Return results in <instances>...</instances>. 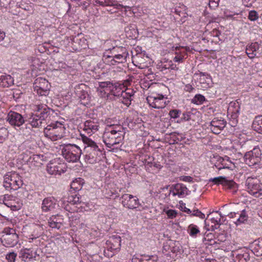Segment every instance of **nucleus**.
Wrapping results in <instances>:
<instances>
[{
  "mask_svg": "<svg viewBox=\"0 0 262 262\" xmlns=\"http://www.w3.org/2000/svg\"><path fill=\"white\" fill-rule=\"evenodd\" d=\"M50 114V108L46 105H36L34 113L29 119V124L32 127H40L46 123V120Z\"/></svg>",
  "mask_w": 262,
  "mask_h": 262,
  "instance_id": "f257e3e1",
  "label": "nucleus"
},
{
  "mask_svg": "<svg viewBox=\"0 0 262 262\" xmlns=\"http://www.w3.org/2000/svg\"><path fill=\"white\" fill-rule=\"evenodd\" d=\"M83 142L86 144L85 147L86 154L85 156V161L90 164H94L100 160L101 150L96 142L84 135H81Z\"/></svg>",
  "mask_w": 262,
  "mask_h": 262,
  "instance_id": "f03ea898",
  "label": "nucleus"
},
{
  "mask_svg": "<svg viewBox=\"0 0 262 262\" xmlns=\"http://www.w3.org/2000/svg\"><path fill=\"white\" fill-rule=\"evenodd\" d=\"M61 149L63 157L69 162H77L82 154L80 147L74 144L62 145Z\"/></svg>",
  "mask_w": 262,
  "mask_h": 262,
  "instance_id": "7ed1b4c3",
  "label": "nucleus"
},
{
  "mask_svg": "<svg viewBox=\"0 0 262 262\" xmlns=\"http://www.w3.org/2000/svg\"><path fill=\"white\" fill-rule=\"evenodd\" d=\"M65 129L62 123L56 122L47 126L43 132L46 137L52 141H57L64 137Z\"/></svg>",
  "mask_w": 262,
  "mask_h": 262,
  "instance_id": "20e7f679",
  "label": "nucleus"
},
{
  "mask_svg": "<svg viewBox=\"0 0 262 262\" xmlns=\"http://www.w3.org/2000/svg\"><path fill=\"white\" fill-rule=\"evenodd\" d=\"M23 181L19 174L15 172H9L4 176L3 186L6 190H16L20 188Z\"/></svg>",
  "mask_w": 262,
  "mask_h": 262,
  "instance_id": "39448f33",
  "label": "nucleus"
},
{
  "mask_svg": "<svg viewBox=\"0 0 262 262\" xmlns=\"http://www.w3.org/2000/svg\"><path fill=\"white\" fill-rule=\"evenodd\" d=\"M246 186L249 193L255 197L262 195V184L256 178L248 177L246 181Z\"/></svg>",
  "mask_w": 262,
  "mask_h": 262,
  "instance_id": "423d86ee",
  "label": "nucleus"
},
{
  "mask_svg": "<svg viewBox=\"0 0 262 262\" xmlns=\"http://www.w3.org/2000/svg\"><path fill=\"white\" fill-rule=\"evenodd\" d=\"M124 139V136L120 133L112 132L110 130H105L103 135V141L106 145L111 148L115 145L121 143Z\"/></svg>",
  "mask_w": 262,
  "mask_h": 262,
  "instance_id": "0eeeda50",
  "label": "nucleus"
},
{
  "mask_svg": "<svg viewBox=\"0 0 262 262\" xmlns=\"http://www.w3.org/2000/svg\"><path fill=\"white\" fill-rule=\"evenodd\" d=\"M75 89V94L81 104L84 106L90 105L92 97L88 91V88L84 84L81 83L76 86Z\"/></svg>",
  "mask_w": 262,
  "mask_h": 262,
  "instance_id": "6e6552de",
  "label": "nucleus"
},
{
  "mask_svg": "<svg viewBox=\"0 0 262 262\" xmlns=\"http://www.w3.org/2000/svg\"><path fill=\"white\" fill-rule=\"evenodd\" d=\"M6 120L15 129L17 128L21 129V126L25 122L24 116L21 114L14 111L9 112L7 115Z\"/></svg>",
  "mask_w": 262,
  "mask_h": 262,
  "instance_id": "1a4fd4ad",
  "label": "nucleus"
},
{
  "mask_svg": "<svg viewBox=\"0 0 262 262\" xmlns=\"http://www.w3.org/2000/svg\"><path fill=\"white\" fill-rule=\"evenodd\" d=\"M261 155L259 148H254L246 152L244 155L245 162L249 166H253L260 162Z\"/></svg>",
  "mask_w": 262,
  "mask_h": 262,
  "instance_id": "9d476101",
  "label": "nucleus"
},
{
  "mask_svg": "<svg viewBox=\"0 0 262 262\" xmlns=\"http://www.w3.org/2000/svg\"><path fill=\"white\" fill-rule=\"evenodd\" d=\"M209 182H212L216 185H222L225 189L232 190L233 192H235L237 190V184L232 180H228L224 177H219L214 178H211Z\"/></svg>",
  "mask_w": 262,
  "mask_h": 262,
  "instance_id": "9b49d317",
  "label": "nucleus"
},
{
  "mask_svg": "<svg viewBox=\"0 0 262 262\" xmlns=\"http://www.w3.org/2000/svg\"><path fill=\"white\" fill-rule=\"evenodd\" d=\"M122 205L128 209H134L139 206L138 198L131 194H124L121 196Z\"/></svg>",
  "mask_w": 262,
  "mask_h": 262,
  "instance_id": "f8f14e48",
  "label": "nucleus"
},
{
  "mask_svg": "<svg viewBox=\"0 0 262 262\" xmlns=\"http://www.w3.org/2000/svg\"><path fill=\"white\" fill-rule=\"evenodd\" d=\"M240 104L238 101L231 102L228 108V116L230 114V118L232 120V126H234L237 122V118L240 112Z\"/></svg>",
  "mask_w": 262,
  "mask_h": 262,
  "instance_id": "ddd939ff",
  "label": "nucleus"
},
{
  "mask_svg": "<svg viewBox=\"0 0 262 262\" xmlns=\"http://www.w3.org/2000/svg\"><path fill=\"white\" fill-rule=\"evenodd\" d=\"M10 231L12 232L5 234L1 238L3 245L6 247H14L18 243V235L13 229H10Z\"/></svg>",
  "mask_w": 262,
  "mask_h": 262,
  "instance_id": "4468645a",
  "label": "nucleus"
},
{
  "mask_svg": "<svg viewBox=\"0 0 262 262\" xmlns=\"http://www.w3.org/2000/svg\"><path fill=\"white\" fill-rule=\"evenodd\" d=\"M164 98V96L162 95H158L157 96H148L146 98V100L152 107L160 109L164 108L166 105Z\"/></svg>",
  "mask_w": 262,
  "mask_h": 262,
  "instance_id": "2eb2a0df",
  "label": "nucleus"
},
{
  "mask_svg": "<svg viewBox=\"0 0 262 262\" xmlns=\"http://www.w3.org/2000/svg\"><path fill=\"white\" fill-rule=\"evenodd\" d=\"M226 121L222 118H214L210 122V129L215 134H219L225 127Z\"/></svg>",
  "mask_w": 262,
  "mask_h": 262,
  "instance_id": "dca6fc26",
  "label": "nucleus"
},
{
  "mask_svg": "<svg viewBox=\"0 0 262 262\" xmlns=\"http://www.w3.org/2000/svg\"><path fill=\"white\" fill-rule=\"evenodd\" d=\"M171 193L173 196L178 195L180 198H183L188 194V189L184 184L177 183L170 187L169 194Z\"/></svg>",
  "mask_w": 262,
  "mask_h": 262,
  "instance_id": "f3484780",
  "label": "nucleus"
},
{
  "mask_svg": "<svg viewBox=\"0 0 262 262\" xmlns=\"http://www.w3.org/2000/svg\"><path fill=\"white\" fill-rule=\"evenodd\" d=\"M64 164L56 162H50L47 166V170L50 174H61L64 172Z\"/></svg>",
  "mask_w": 262,
  "mask_h": 262,
  "instance_id": "a211bd4d",
  "label": "nucleus"
},
{
  "mask_svg": "<svg viewBox=\"0 0 262 262\" xmlns=\"http://www.w3.org/2000/svg\"><path fill=\"white\" fill-rule=\"evenodd\" d=\"M217 161L219 162V163L217 164H215L214 165L219 170L224 168L233 170L236 167L233 161H231L228 156H225L224 157H220Z\"/></svg>",
  "mask_w": 262,
  "mask_h": 262,
  "instance_id": "6ab92c4d",
  "label": "nucleus"
},
{
  "mask_svg": "<svg viewBox=\"0 0 262 262\" xmlns=\"http://www.w3.org/2000/svg\"><path fill=\"white\" fill-rule=\"evenodd\" d=\"M61 201L62 202L61 206L64 207L66 210L69 211H70V209L69 203L75 205L80 204L82 203L81 196L78 194L71 195L69 196L68 198H64Z\"/></svg>",
  "mask_w": 262,
  "mask_h": 262,
  "instance_id": "aec40b11",
  "label": "nucleus"
},
{
  "mask_svg": "<svg viewBox=\"0 0 262 262\" xmlns=\"http://www.w3.org/2000/svg\"><path fill=\"white\" fill-rule=\"evenodd\" d=\"M101 86L102 87H112V88L111 89V94L114 96L118 97L119 98L120 97V93H121V92L123 91V89L124 88L123 85L117 84H115L114 85L112 83H111L110 81L102 83Z\"/></svg>",
  "mask_w": 262,
  "mask_h": 262,
  "instance_id": "412c9836",
  "label": "nucleus"
},
{
  "mask_svg": "<svg viewBox=\"0 0 262 262\" xmlns=\"http://www.w3.org/2000/svg\"><path fill=\"white\" fill-rule=\"evenodd\" d=\"M63 219L59 215H52L48 220V225L52 228L60 229L63 225Z\"/></svg>",
  "mask_w": 262,
  "mask_h": 262,
  "instance_id": "4be33fe9",
  "label": "nucleus"
},
{
  "mask_svg": "<svg viewBox=\"0 0 262 262\" xmlns=\"http://www.w3.org/2000/svg\"><path fill=\"white\" fill-rule=\"evenodd\" d=\"M56 206V203L55 199L47 198L42 201L41 209L44 212L51 211L55 208Z\"/></svg>",
  "mask_w": 262,
  "mask_h": 262,
  "instance_id": "5701e85b",
  "label": "nucleus"
},
{
  "mask_svg": "<svg viewBox=\"0 0 262 262\" xmlns=\"http://www.w3.org/2000/svg\"><path fill=\"white\" fill-rule=\"evenodd\" d=\"M128 56V53L122 54L120 55H116L115 56H109V57L105 58L107 62H110L112 65H115L117 63H124L126 61V58Z\"/></svg>",
  "mask_w": 262,
  "mask_h": 262,
  "instance_id": "b1692460",
  "label": "nucleus"
},
{
  "mask_svg": "<svg viewBox=\"0 0 262 262\" xmlns=\"http://www.w3.org/2000/svg\"><path fill=\"white\" fill-rule=\"evenodd\" d=\"M44 156L41 155H33L28 160L29 164L35 167H39L43 164Z\"/></svg>",
  "mask_w": 262,
  "mask_h": 262,
  "instance_id": "393cba45",
  "label": "nucleus"
},
{
  "mask_svg": "<svg viewBox=\"0 0 262 262\" xmlns=\"http://www.w3.org/2000/svg\"><path fill=\"white\" fill-rule=\"evenodd\" d=\"M177 243L178 242L176 241L171 239L167 240L163 244V250L165 252L176 253L179 249V247L176 245Z\"/></svg>",
  "mask_w": 262,
  "mask_h": 262,
  "instance_id": "a878e982",
  "label": "nucleus"
},
{
  "mask_svg": "<svg viewBox=\"0 0 262 262\" xmlns=\"http://www.w3.org/2000/svg\"><path fill=\"white\" fill-rule=\"evenodd\" d=\"M128 53L125 48L123 47H114L110 49L108 53H106L104 55L105 58L109 57V56H115L116 55H120L122 54Z\"/></svg>",
  "mask_w": 262,
  "mask_h": 262,
  "instance_id": "bb28decb",
  "label": "nucleus"
},
{
  "mask_svg": "<svg viewBox=\"0 0 262 262\" xmlns=\"http://www.w3.org/2000/svg\"><path fill=\"white\" fill-rule=\"evenodd\" d=\"M13 83V78L9 75L0 72V85L8 88Z\"/></svg>",
  "mask_w": 262,
  "mask_h": 262,
  "instance_id": "cd10ccee",
  "label": "nucleus"
},
{
  "mask_svg": "<svg viewBox=\"0 0 262 262\" xmlns=\"http://www.w3.org/2000/svg\"><path fill=\"white\" fill-rule=\"evenodd\" d=\"M259 48V44L256 42L252 43L251 45L247 46L246 51L248 57L251 59L254 58L256 56V51Z\"/></svg>",
  "mask_w": 262,
  "mask_h": 262,
  "instance_id": "c85d7f7f",
  "label": "nucleus"
},
{
  "mask_svg": "<svg viewBox=\"0 0 262 262\" xmlns=\"http://www.w3.org/2000/svg\"><path fill=\"white\" fill-rule=\"evenodd\" d=\"M248 219V215L247 213L245 210H243L238 212V214L237 215V219L235 221H233V223L236 226H239L242 224H245Z\"/></svg>",
  "mask_w": 262,
  "mask_h": 262,
  "instance_id": "c756f323",
  "label": "nucleus"
},
{
  "mask_svg": "<svg viewBox=\"0 0 262 262\" xmlns=\"http://www.w3.org/2000/svg\"><path fill=\"white\" fill-rule=\"evenodd\" d=\"M253 129L262 134V115L255 117L252 123Z\"/></svg>",
  "mask_w": 262,
  "mask_h": 262,
  "instance_id": "7c9ffc66",
  "label": "nucleus"
},
{
  "mask_svg": "<svg viewBox=\"0 0 262 262\" xmlns=\"http://www.w3.org/2000/svg\"><path fill=\"white\" fill-rule=\"evenodd\" d=\"M98 127L99 125L97 123L91 120H88L84 123V129L88 131V133H91L89 130L91 132L94 133L98 129Z\"/></svg>",
  "mask_w": 262,
  "mask_h": 262,
  "instance_id": "2f4dec72",
  "label": "nucleus"
},
{
  "mask_svg": "<svg viewBox=\"0 0 262 262\" xmlns=\"http://www.w3.org/2000/svg\"><path fill=\"white\" fill-rule=\"evenodd\" d=\"M84 183V180L83 179L80 178H77L71 183V188L75 191L80 190Z\"/></svg>",
  "mask_w": 262,
  "mask_h": 262,
  "instance_id": "473e14b6",
  "label": "nucleus"
},
{
  "mask_svg": "<svg viewBox=\"0 0 262 262\" xmlns=\"http://www.w3.org/2000/svg\"><path fill=\"white\" fill-rule=\"evenodd\" d=\"M187 231L190 236L193 237H196L197 234L200 233V230L198 226L193 224L189 225L188 227Z\"/></svg>",
  "mask_w": 262,
  "mask_h": 262,
  "instance_id": "72a5a7b5",
  "label": "nucleus"
},
{
  "mask_svg": "<svg viewBox=\"0 0 262 262\" xmlns=\"http://www.w3.org/2000/svg\"><path fill=\"white\" fill-rule=\"evenodd\" d=\"M104 6L113 7L116 9H121L123 7V5L118 4L117 1L115 0H104Z\"/></svg>",
  "mask_w": 262,
  "mask_h": 262,
  "instance_id": "f704fd0d",
  "label": "nucleus"
},
{
  "mask_svg": "<svg viewBox=\"0 0 262 262\" xmlns=\"http://www.w3.org/2000/svg\"><path fill=\"white\" fill-rule=\"evenodd\" d=\"M206 101L205 97L201 94H196L191 99V102L193 104L197 105L202 104Z\"/></svg>",
  "mask_w": 262,
  "mask_h": 262,
  "instance_id": "c9c22d12",
  "label": "nucleus"
},
{
  "mask_svg": "<svg viewBox=\"0 0 262 262\" xmlns=\"http://www.w3.org/2000/svg\"><path fill=\"white\" fill-rule=\"evenodd\" d=\"M120 100L122 101V102L126 105L129 104L131 101V97L129 94H126L123 91L121 92Z\"/></svg>",
  "mask_w": 262,
  "mask_h": 262,
  "instance_id": "e433bc0d",
  "label": "nucleus"
},
{
  "mask_svg": "<svg viewBox=\"0 0 262 262\" xmlns=\"http://www.w3.org/2000/svg\"><path fill=\"white\" fill-rule=\"evenodd\" d=\"M42 85L50 86L48 81L45 79H42L41 78H37L35 83H34V89H36V88H39V86L42 88Z\"/></svg>",
  "mask_w": 262,
  "mask_h": 262,
  "instance_id": "4c0bfd02",
  "label": "nucleus"
},
{
  "mask_svg": "<svg viewBox=\"0 0 262 262\" xmlns=\"http://www.w3.org/2000/svg\"><path fill=\"white\" fill-rule=\"evenodd\" d=\"M236 257L238 262H249L250 259V254L248 252L239 253Z\"/></svg>",
  "mask_w": 262,
  "mask_h": 262,
  "instance_id": "58836bf2",
  "label": "nucleus"
},
{
  "mask_svg": "<svg viewBox=\"0 0 262 262\" xmlns=\"http://www.w3.org/2000/svg\"><path fill=\"white\" fill-rule=\"evenodd\" d=\"M20 257L22 258V260L26 261L28 259H31L33 258V255L30 252L29 249H24L21 250L20 252Z\"/></svg>",
  "mask_w": 262,
  "mask_h": 262,
  "instance_id": "ea45409f",
  "label": "nucleus"
},
{
  "mask_svg": "<svg viewBox=\"0 0 262 262\" xmlns=\"http://www.w3.org/2000/svg\"><path fill=\"white\" fill-rule=\"evenodd\" d=\"M49 86L42 85V87L39 86V88H36L34 89L36 91L37 93L40 96H47L49 93Z\"/></svg>",
  "mask_w": 262,
  "mask_h": 262,
  "instance_id": "a19ab883",
  "label": "nucleus"
},
{
  "mask_svg": "<svg viewBox=\"0 0 262 262\" xmlns=\"http://www.w3.org/2000/svg\"><path fill=\"white\" fill-rule=\"evenodd\" d=\"M105 129L110 130L112 132L115 133L116 131V133H121L122 135L124 136V132L123 130V128L120 125H113L109 126L108 128H106Z\"/></svg>",
  "mask_w": 262,
  "mask_h": 262,
  "instance_id": "79ce46f5",
  "label": "nucleus"
},
{
  "mask_svg": "<svg viewBox=\"0 0 262 262\" xmlns=\"http://www.w3.org/2000/svg\"><path fill=\"white\" fill-rule=\"evenodd\" d=\"M8 131L5 127L0 128V143H3L8 136Z\"/></svg>",
  "mask_w": 262,
  "mask_h": 262,
  "instance_id": "37998d69",
  "label": "nucleus"
},
{
  "mask_svg": "<svg viewBox=\"0 0 262 262\" xmlns=\"http://www.w3.org/2000/svg\"><path fill=\"white\" fill-rule=\"evenodd\" d=\"M248 19L251 21L256 20L258 17V14L257 12L255 10H251L249 12Z\"/></svg>",
  "mask_w": 262,
  "mask_h": 262,
  "instance_id": "c03bdc74",
  "label": "nucleus"
},
{
  "mask_svg": "<svg viewBox=\"0 0 262 262\" xmlns=\"http://www.w3.org/2000/svg\"><path fill=\"white\" fill-rule=\"evenodd\" d=\"M177 51L181 55H184V57L187 55V52L189 50V47H177L176 48Z\"/></svg>",
  "mask_w": 262,
  "mask_h": 262,
  "instance_id": "a18cd8bd",
  "label": "nucleus"
},
{
  "mask_svg": "<svg viewBox=\"0 0 262 262\" xmlns=\"http://www.w3.org/2000/svg\"><path fill=\"white\" fill-rule=\"evenodd\" d=\"M16 256V253L12 252L7 254L6 256V258L8 262H15Z\"/></svg>",
  "mask_w": 262,
  "mask_h": 262,
  "instance_id": "49530a36",
  "label": "nucleus"
},
{
  "mask_svg": "<svg viewBox=\"0 0 262 262\" xmlns=\"http://www.w3.org/2000/svg\"><path fill=\"white\" fill-rule=\"evenodd\" d=\"M219 215V216H216L211 219V223L214 224V226L221 225V219L223 216L221 213H220ZM215 229H217L216 227H215Z\"/></svg>",
  "mask_w": 262,
  "mask_h": 262,
  "instance_id": "de8ad7c7",
  "label": "nucleus"
},
{
  "mask_svg": "<svg viewBox=\"0 0 262 262\" xmlns=\"http://www.w3.org/2000/svg\"><path fill=\"white\" fill-rule=\"evenodd\" d=\"M191 216H195L203 219L205 218V214L198 209H194L192 213L191 214Z\"/></svg>",
  "mask_w": 262,
  "mask_h": 262,
  "instance_id": "09e8293b",
  "label": "nucleus"
},
{
  "mask_svg": "<svg viewBox=\"0 0 262 262\" xmlns=\"http://www.w3.org/2000/svg\"><path fill=\"white\" fill-rule=\"evenodd\" d=\"M176 56L173 58L175 62L180 63L182 62L184 59V55H181L177 51L175 52Z\"/></svg>",
  "mask_w": 262,
  "mask_h": 262,
  "instance_id": "8fccbe9b",
  "label": "nucleus"
},
{
  "mask_svg": "<svg viewBox=\"0 0 262 262\" xmlns=\"http://www.w3.org/2000/svg\"><path fill=\"white\" fill-rule=\"evenodd\" d=\"M166 214L169 219H173L176 217L177 212L175 210L169 209L166 211Z\"/></svg>",
  "mask_w": 262,
  "mask_h": 262,
  "instance_id": "3c124183",
  "label": "nucleus"
},
{
  "mask_svg": "<svg viewBox=\"0 0 262 262\" xmlns=\"http://www.w3.org/2000/svg\"><path fill=\"white\" fill-rule=\"evenodd\" d=\"M181 112V111L179 110H172L170 111L169 114L171 118H177L179 117Z\"/></svg>",
  "mask_w": 262,
  "mask_h": 262,
  "instance_id": "603ef678",
  "label": "nucleus"
},
{
  "mask_svg": "<svg viewBox=\"0 0 262 262\" xmlns=\"http://www.w3.org/2000/svg\"><path fill=\"white\" fill-rule=\"evenodd\" d=\"M257 0H243V3L245 6L250 7L252 6V4L255 3Z\"/></svg>",
  "mask_w": 262,
  "mask_h": 262,
  "instance_id": "864d4df0",
  "label": "nucleus"
},
{
  "mask_svg": "<svg viewBox=\"0 0 262 262\" xmlns=\"http://www.w3.org/2000/svg\"><path fill=\"white\" fill-rule=\"evenodd\" d=\"M192 178L190 176H182L180 178V180L184 182H190L192 181Z\"/></svg>",
  "mask_w": 262,
  "mask_h": 262,
  "instance_id": "5fc2aeb1",
  "label": "nucleus"
},
{
  "mask_svg": "<svg viewBox=\"0 0 262 262\" xmlns=\"http://www.w3.org/2000/svg\"><path fill=\"white\" fill-rule=\"evenodd\" d=\"M175 134H176V133H172L170 134L171 138V140L172 141V142L171 144L177 143L179 141V139L176 136Z\"/></svg>",
  "mask_w": 262,
  "mask_h": 262,
  "instance_id": "6e6d98bb",
  "label": "nucleus"
},
{
  "mask_svg": "<svg viewBox=\"0 0 262 262\" xmlns=\"http://www.w3.org/2000/svg\"><path fill=\"white\" fill-rule=\"evenodd\" d=\"M190 113L189 112L183 113L181 120L184 121H188L190 119Z\"/></svg>",
  "mask_w": 262,
  "mask_h": 262,
  "instance_id": "4d7b16f0",
  "label": "nucleus"
},
{
  "mask_svg": "<svg viewBox=\"0 0 262 262\" xmlns=\"http://www.w3.org/2000/svg\"><path fill=\"white\" fill-rule=\"evenodd\" d=\"M149 258V255H141V258L139 259V262H148V260Z\"/></svg>",
  "mask_w": 262,
  "mask_h": 262,
  "instance_id": "13d9d810",
  "label": "nucleus"
},
{
  "mask_svg": "<svg viewBox=\"0 0 262 262\" xmlns=\"http://www.w3.org/2000/svg\"><path fill=\"white\" fill-rule=\"evenodd\" d=\"M238 214V212H235L234 211L232 212V211H231L227 215V216H228L229 218H231V219H233V218H236L237 219V215Z\"/></svg>",
  "mask_w": 262,
  "mask_h": 262,
  "instance_id": "bf43d9fd",
  "label": "nucleus"
},
{
  "mask_svg": "<svg viewBox=\"0 0 262 262\" xmlns=\"http://www.w3.org/2000/svg\"><path fill=\"white\" fill-rule=\"evenodd\" d=\"M194 89V88L189 84H186L184 88L185 91L188 92H191Z\"/></svg>",
  "mask_w": 262,
  "mask_h": 262,
  "instance_id": "052dcab7",
  "label": "nucleus"
},
{
  "mask_svg": "<svg viewBox=\"0 0 262 262\" xmlns=\"http://www.w3.org/2000/svg\"><path fill=\"white\" fill-rule=\"evenodd\" d=\"M158 260V257L157 255H151L149 256V258H148V262H157Z\"/></svg>",
  "mask_w": 262,
  "mask_h": 262,
  "instance_id": "680f3d73",
  "label": "nucleus"
},
{
  "mask_svg": "<svg viewBox=\"0 0 262 262\" xmlns=\"http://www.w3.org/2000/svg\"><path fill=\"white\" fill-rule=\"evenodd\" d=\"M219 0H213L212 3H210V0L209 1V7H215L218 6V2Z\"/></svg>",
  "mask_w": 262,
  "mask_h": 262,
  "instance_id": "e2e57ef3",
  "label": "nucleus"
},
{
  "mask_svg": "<svg viewBox=\"0 0 262 262\" xmlns=\"http://www.w3.org/2000/svg\"><path fill=\"white\" fill-rule=\"evenodd\" d=\"M124 91L126 93V94H129V96L132 97L134 94V91L133 89H128V88H126L125 89Z\"/></svg>",
  "mask_w": 262,
  "mask_h": 262,
  "instance_id": "0e129e2a",
  "label": "nucleus"
},
{
  "mask_svg": "<svg viewBox=\"0 0 262 262\" xmlns=\"http://www.w3.org/2000/svg\"><path fill=\"white\" fill-rule=\"evenodd\" d=\"M234 206L233 204H230L229 205H225L223 206V208H224L225 210H227V211H230L232 210V207Z\"/></svg>",
  "mask_w": 262,
  "mask_h": 262,
  "instance_id": "69168bd1",
  "label": "nucleus"
},
{
  "mask_svg": "<svg viewBox=\"0 0 262 262\" xmlns=\"http://www.w3.org/2000/svg\"><path fill=\"white\" fill-rule=\"evenodd\" d=\"M13 196L9 194H5L4 196L3 202H8L9 200H11Z\"/></svg>",
  "mask_w": 262,
  "mask_h": 262,
  "instance_id": "338daca9",
  "label": "nucleus"
},
{
  "mask_svg": "<svg viewBox=\"0 0 262 262\" xmlns=\"http://www.w3.org/2000/svg\"><path fill=\"white\" fill-rule=\"evenodd\" d=\"M115 242L117 243V245H118V248H116V249L117 248H119V247H120L121 246V238L120 236H118V237H116L115 239Z\"/></svg>",
  "mask_w": 262,
  "mask_h": 262,
  "instance_id": "774afa93",
  "label": "nucleus"
}]
</instances>
